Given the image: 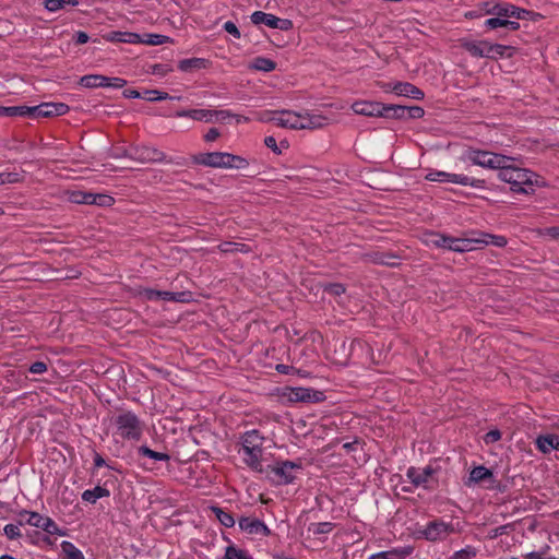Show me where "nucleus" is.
<instances>
[{"instance_id":"3c124183","label":"nucleus","mask_w":559,"mask_h":559,"mask_svg":"<svg viewBox=\"0 0 559 559\" xmlns=\"http://www.w3.org/2000/svg\"><path fill=\"white\" fill-rule=\"evenodd\" d=\"M414 548L412 546H406L397 549L391 550L394 554L395 559H404L413 552Z\"/></svg>"},{"instance_id":"13d9d810","label":"nucleus","mask_w":559,"mask_h":559,"mask_svg":"<svg viewBox=\"0 0 559 559\" xmlns=\"http://www.w3.org/2000/svg\"><path fill=\"white\" fill-rule=\"evenodd\" d=\"M55 111V116H62L69 111V106L64 103H53V106H50Z\"/></svg>"},{"instance_id":"a211bd4d","label":"nucleus","mask_w":559,"mask_h":559,"mask_svg":"<svg viewBox=\"0 0 559 559\" xmlns=\"http://www.w3.org/2000/svg\"><path fill=\"white\" fill-rule=\"evenodd\" d=\"M486 41H473V40H461V47H463L465 50H467L473 57L478 58H485L486 55H488V51H486Z\"/></svg>"},{"instance_id":"b1692460","label":"nucleus","mask_w":559,"mask_h":559,"mask_svg":"<svg viewBox=\"0 0 559 559\" xmlns=\"http://www.w3.org/2000/svg\"><path fill=\"white\" fill-rule=\"evenodd\" d=\"M407 106L402 105H384V109L381 112V117L404 119L406 118Z\"/></svg>"},{"instance_id":"ddd939ff","label":"nucleus","mask_w":559,"mask_h":559,"mask_svg":"<svg viewBox=\"0 0 559 559\" xmlns=\"http://www.w3.org/2000/svg\"><path fill=\"white\" fill-rule=\"evenodd\" d=\"M392 92L399 96H406L413 99H423L424 92L408 82H396L393 84Z\"/></svg>"},{"instance_id":"1a4fd4ad","label":"nucleus","mask_w":559,"mask_h":559,"mask_svg":"<svg viewBox=\"0 0 559 559\" xmlns=\"http://www.w3.org/2000/svg\"><path fill=\"white\" fill-rule=\"evenodd\" d=\"M21 516H27L25 522L32 526L43 528L49 534H60L57 524L48 516H43L36 512H25Z\"/></svg>"},{"instance_id":"de8ad7c7","label":"nucleus","mask_w":559,"mask_h":559,"mask_svg":"<svg viewBox=\"0 0 559 559\" xmlns=\"http://www.w3.org/2000/svg\"><path fill=\"white\" fill-rule=\"evenodd\" d=\"M171 70L173 69L169 66H167V64L156 63V64H152L150 67L148 72L152 73V74H155V75L164 76L168 72H170Z\"/></svg>"},{"instance_id":"338daca9","label":"nucleus","mask_w":559,"mask_h":559,"mask_svg":"<svg viewBox=\"0 0 559 559\" xmlns=\"http://www.w3.org/2000/svg\"><path fill=\"white\" fill-rule=\"evenodd\" d=\"M45 8L49 11H57L62 8L60 0H44Z\"/></svg>"},{"instance_id":"4d7b16f0","label":"nucleus","mask_w":559,"mask_h":559,"mask_svg":"<svg viewBox=\"0 0 559 559\" xmlns=\"http://www.w3.org/2000/svg\"><path fill=\"white\" fill-rule=\"evenodd\" d=\"M500 438H501V432L498 429H495V430L488 431L485 435L484 440L486 443H493V442L500 440Z\"/></svg>"},{"instance_id":"09e8293b","label":"nucleus","mask_w":559,"mask_h":559,"mask_svg":"<svg viewBox=\"0 0 559 559\" xmlns=\"http://www.w3.org/2000/svg\"><path fill=\"white\" fill-rule=\"evenodd\" d=\"M332 530L331 523H316L309 527V531H312L313 534H325Z\"/></svg>"},{"instance_id":"8fccbe9b","label":"nucleus","mask_w":559,"mask_h":559,"mask_svg":"<svg viewBox=\"0 0 559 559\" xmlns=\"http://www.w3.org/2000/svg\"><path fill=\"white\" fill-rule=\"evenodd\" d=\"M4 534L9 539H15L21 536V531L17 525L7 524L4 526Z\"/></svg>"},{"instance_id":"0eeeda50","label":"nucleus","mask_w":559,"mask_h":559,"mask_svg":"<svg viewBox=\"0 0 559 559\" xmlns=\"http://www.w3.org/2000/svg\"><path fill=\"white\" fill-rule=\"evenodd\" d=\"M126 155L141 163L166 162V155L164 152L150 146H136L132 148V152L130 154L126 152Z\"/></svg>"},{"instance_id":"a878e982","label":"nucleus","mask_w":559,"mask_h":559,"mask_svg":"<svg viewBox=\"0 0 559 559\" xmlns=\"http://www.w3.org/2000/svg\"><path fill=\"white\" fill-rule=\"evenodd\" d=\"M251 21L253 24L258 25L263 23L269 27L274 28V25L277 23V16L262 11H255L251 15Z\"/></svg>"},{"instance_id":"69168bd1","label":"nucleus","mask_w":559,"mask_h":559,"mask_svg":"<svg viewBox=\"0 0 559 559\" xmlns=\"http://www.w3.org/2000/svg\"><path fill=\"white\" fill-rule=\"evenodd\" d=\"M502 24H503V19L497 16V17H491V19H488L486 22H485V25L489 28H498V27H502Z\"/></svg>"},{"instance_id":"0e129e2a","label":"nucleus","mask_w":559,"mask_h":559,"mask_svg":"<svg viewBox=\"0 0 559 559\" xmlns=\"http://www.w3.org/2000/svg\"><path fill=\"white\" fill-rule=\"evenodd\" d=\"M475 555L471 549L456 551L451 559H471Z\"/></svg>"},{"instance_id":"39448f33","label":"nucleus","mask_w":559,"mask_h":559,"mask_svg":"<svg viewBox=\"0 0 559 559\" xmlns=\"http://www.w3.org/2000/svg\"><path fill=\"white\" fill-rule=\"evenodd\" d=\"M454 533H456L454 525L442 520H433L418 531V534L429 542L443 540Z\"/></svg>"},{"instance_id":"052dcab7","label":"nucleus","mask_w":559,"mask_h":559,"mask_svg":"<svg viewBox=\"0 0 559 559\" xmlns=\"http://www.w3.org/2000/svg\"><path fill=\"white\" fill-rule=\"evenodd\" d=\"M224 29L236 38H240V32L235 23L228 21L224 24Z\"/></svg>"},{"instance_id":"680f3d73","label":"nucleus","mask_w":559,"mask_h":559,"mask_svg":"<svg viewBox=\"0 0 559 559\" xmlns=\"http://www.w3.org/2000/svg\"><path fill=\"white\" fill-rule=\"evenodd\" d=\"M264 144H265L269 148H271L275 154H281V153H282L281 148L278 147V145H277V143H276L275 138H273V136H266V138L264 139Z\"/></svg>"},{"instance_id":"37998d69","label":"nucleus","mask_w":559,"mask_h":559,"mask_svg":"<svg viewBox=\"0 0 559 559\" xmlns=\"http://www.w3.org/2000/svg\"><path fill=\"white\" fill-rule=\"evenodd\" d=\"M169 40V37L159 35V34H147L145 35V39H142L140 37V43H144L147 45H162L164 43H167Z\"/></svg>"},{"instance_id":"cd10ccee","label":"nucleus","mask_w":559,"mask_h":559,"mask_svg":"<svg viewBox=\"0 0 559 559\" xmlns=\"http://www.w3.org/2000/svg\"><path fill=\"white\" fill-rule=\"evenodd\" d=\"M108 39L119 43H140V35L129 32H111L108 35Z\"/></svg>"},{"instance_id":"4468645a","label":"nucleus","mask_w":559,"mask_h":559,"mask_svg":"<svg viewBox=\"0 0 559 559\" xmlns=\"http://www.w3.org/2000/svg\"><path fill=\"white\" fill-rule=\"evenodd\" d=\"M274 114H280L281 117L276 119V124L282 128H288L293 130H298V122L300 118V114L292 111V110H280Z\"/></svg>"},{"instance_id":"603ef678","label":"nucleus","mask_w":559,"mask_h":559,"mask_svg":"<svg viewBox=\"0 0 559 559\" xmlns=\"http://www.w3.org/2000/svg\"><path fill=\"white\" fill-rule=\"evenodd\" d=\"M425 110L419 106H407L406 117L408 118H421Z\"/></svg>"},{"instance_id":"e433bc0d","label":"nucleus","mask_w":559,"mask_h":559,"mask_svg":"<svg viewBox=\"0 0 559 559\" xmlns=\"http://www.w3.org/2000/svg\"><path fill=\"white\" fill-rule=\"evenodd\" d=\"M262 439L257 430L247 431L242 436V442L252 447H259V449H262Z\"/></svg>"},{"instance_id":"a19ab883","label":"nucleus","mask_w":559,"mask_h":559,"mask_svg":"<svg viewBox=\"0 0 559 559\" xmlns=\"http://www.w3.org/2000/svg\"><path fill=\"white\" fill-rule=\"evenodd\" d=\"M224 559H252L245 550L238 549L235 546L226 548Z\"/></svg>"},{"instance_id":"a18cd8bd","label":"nucleus","mask_w":559,"mask_h":559,"mask_svg":"<svg viewBox=\"0 0 559 559\" xmlns=\"http://www.w3.org/2000/svg\"><path fill=\"white\" fill-rule=\"evenodd\" d=\"M143 98L154 102V100H163L169 98L167 93L159 92L156 90H145L143 92Z\"/></svg>"},{"instance_id":"58836bf2","label":"nucleus","mask_w":559,"mask_h":559,"mask_svg":"<svg viewBox=\"0 0 559 559\" xmlns=\"http://www.w3.org/2000/svg\"><path fill=\"white\" fill-rule=\"evenodd\" d=\"M227 163H228V168H235V169H243L249 166V162L246 158L238 156V155L230 154V153H228Z\"/></svg>"},{"instance_id":"c85d7f7f","label":"nucleus","mask_w":559,"mask_h":559,"mask_svg":"<svg viewBox=\"0 0 559 559\" xmlns=\"http://www.w3.org/2000/svg\"><path fill=\"white\" fill-rule=\"evenodd\" d=\"M514 7L512 4H501L497 3L492 8L487 9V13L495 14L499 17H513L514 15Z\"/></svg>"},{"instance_id":"aec40b11","label":"nucleus","mask_w":559,"mask_h":559,"mask_svg":"<svg viewBox=\"0 0 559 559\" xmlns=\"http://www.w3.org/2000/svg\"><path fill=\"white\" fill-rule=\"evenodd\" d=\"M80 84L87 88L107 86L109 85V78L100 74H88L81 78Z\"/></svg>"},{"instance_id":"c9c22d12","label":"nucleus","mask_w":559,"mask_h":559,"mask_svg":"<svg viewBox=\"0 0 559 559\" xmlns=\"http://www.w3.org/2000/svg\"><path fill=\"white\" fill-rule=\"evenodd\" d=\"M213 512L216 514L217 520L221 522L222 525L226 527H231L235 524V520L233 515L228 512H225L218 507L212 508Z\"/></svg>"},{"instance_id":"72a5a7b5","label":"nucleus","mask_w":559,"mask_h":559,"mask_svg":"<svg viewBox=\"0 0 559 559\" xmlns=\"http://www.w3.org/2000/svg\"><path fill=\"white\" fill-rule=\"evenodd\" d=\"M28 106H12L4 107L0 106V116L5 117H16V116H27Z\"/></svg>"},{"instance_id":"423d86ee","label":"nucleus","mask_w":559,"mask_h":559,"mask_svg":"<svg viewBox=\"0 0 559 559\" xmlns=\"http://www.w3.org/2000/svg\"><path fill=\"white\" fill-rule=\"evenodd\" d=\"M425 178L430 181H449L453 183H460L463 186L472 187H480L484 183L483 180L473 179L464 175L450 174L445 171H429Z\"/></svg>"},{"instance_id":"f3484780","label":"nucleus","mask_w":559,"mask_h":559,"mask_svg":"<svg viewBox=\"0 0 559 559\" xmlns=\"http://www.w3.org/2000/svg\"><path fill=\"white\" fill-rule=\"evenodd\" d=\"M369 260L376 264H382L388 265L391 267L399 266L400 263L397 262L399 257L391 252H372L370 254H367Z\"/></svg>"},{"instance_id":"2f4dec72","label":"nucleus","mask_w":559,"mask_h":559,"mask_svg":"<svg viewBox=\"0 0 559 559\" xmlns=\"http://www.w3.org/2000/svg\"><path fill=\"white\" fill-rule=\"evenodd\" d=\"M295 400L301 401V402H310V401H319L322 393L320 392H312L309 389H302L299 388L293 392Z\"/></svg>"},{"instance_id":"7ed1b4c3","label":"nucleus","mask_w":559,"mask_h":559,"mask_svg":"<svg viewBox=\"0 0 559 559\" xmlns=\"http://www.w3.org/2000/svg\"><path fill=\"white\" fill-rule=\"evenodd\" d=\"M465 158L477 166L499 170L503 165L513 160L511 157L504 155L472 148L465 152Z\"/></svg>"},{"instance_id":"774afa93","label":"nucleus","mask_w":559,"mask_h":559,"mask_svg":"<svg viewBox=\"0 0 559 559\" xmlns=\"http://www.w3.org/2000/svg\"><path fill=\"white\" fill-rule=\"evenodd\" d=\"M219 136V131L216 128H211L204 135L206 142L215 141Z\"/></svg>"},{"instance_id":"4be33fe9","label":"nucleus","mask_w":559,"mask_h":559,"mask_svg":"<svg viewBox=\"0 0 559 559\" xmlns=\"http://www.w3.org/2000/svg\"><path fill=\"white\" fill-rule=\"evenodd\" d=\"M49 106H53V103H43L38 106L28 107L27 116L44 118L55 117V110Z\"/></svg>"},{"instance_id":"dca6fc26","label":"nucleus","mask_w":559,"mask_h":559,"mask_svg":"<svg viewBox=\"0 0 559 559\" xmlns=\"http://www.w3.org/2000/svg\"><path fill=\"white\" fill-rule=\"evenodd\" d=\"M176 117H189L197 121H205V122H212L214 117L213 110L207 109H189V110H178L175 114Z\"/></svg>"},{"instance_id":"5fc2aeb1","label":"nucleus","mask_w":559,"mask_h":559,"mask_svg":"<svg viewBox=\"0 0 559 559\" xmlns=\"http://www.w3.org/2000/svg\"><path fill=\"white\" fill-rule=\"evenodd\" d=\"M68 200L71 203L84 204V195L82 191H71L68 193Z\"/></svg>"},{"instance_id":"2eb2a0df","label":"nucleus","mask_w":559,"mask_h":559,"mask_svg":"<svg viewBox=\"0 0 559 559\" xmlns=\"http://www.w3.org/2000/svg\"><path fill=\"white\" fill-rule=\"evenodd\" d=\"M433 472V468L430 466H426L423 469L411 467L407 471V476L414 485L419 486L427 484L428 479L431 477Z\"/></svg>"},{"instance_id":"6e6552de","label":"nucleus","mask_w":559,"mask_h":559,"mask_svg":"<svg viewBox=\"0 0 559 559\" xmlns=\"http://www.w3.org/2000/svg\"><path fill=\"white\" fill-rule=\"evenodd\" d=\"M194 162L200 165H204L213 168H228V153L223 152H212V153H202L195 155Z\"/></svg>"},{"instance_id":"f03ea898","label":"nucleus","mask_w":559,"mask_h":559,"mask_svg":"<svg viewBox=\"0 0 559 559\" xmlns=\"http://www.w3.org/2000/svg\"><path fill=\"white\" fill-rule=\"evenodd\" d=\"M116 435L122 439L139 441L143 435L144 423L132 412L121 411L111 418Z\"/></svg>"},{"instance_id":"f704fd0d","label":"nucleus","mask_w":559,"mask_h":559,"mask_svg":"<svg viewBox=\"0 0 559 559\" xmlns=\"http://www.w3.org/2000/svg\"><path fill=\"white\" fill-rule=\"evenodd\" d=\"M61 549L67 556L66 559H84L83 554L70 542H62Z\"/></svg>"},{"instance_id":"e2e57ef3","label":"nucleus","mask_w":559,"mask_h":559,"mask_svg":"<svg viewBox=\"0 0 559 559\" xmlns=\"http://www.w3.org/2000/svg\"><path fill=\"white\" fill-rule=\"evenodd\" d=\"M47 370V365L43 361H36L29 367L32 373L40 374Z\"/></svg>"},{"instance_id":"ea45409f","label":"nucleus","mask_w":559,"mask_h":559,"mask_svg":"<svg viewBox=\"0 0 559 559\" xmlns=\"http://www.w3.org/2000/svg\"><path fill=\"white\" fill-rule=\"evenodd\" d=\"M471 240L468 239H460V238H452L450 240L449 249L457 252H464L469 250Z\"/></svg>"},{"instance_id":"f257e3e1","label":"nucleus","mask_w":559,"mask_h":559,"mask_svg":"<svg viewBox=\"0 0 559 559\" xmlns=\"http://www.w3.org/2000/svg\"><path fill=\"white\" fill-rule=\"evenodd\" d=\"M499 178L511 185V190L521 193H531L533 185L538 183V176L527 169L514 167L511 162L503 165L498 174Z\"/></svg>"},{"instance_id":"20e7f679","label":"nucleus","mask_w":559,"mask_h":559,"mask_svg":"<svg viewBox=\"0 0 559 559\" xmlns=\"http://www.w3.org/2000/svg\"><path fill=\"white\" fill-rule=\"evenodd\" d=\"M300 469V465L290 461L278 462L274 465H267L264 471L266 477L276 485L289 484L295 479V472Z\"/></svg>"},{"instance_id":"f8f14e48","label":"nucleus","mask_w":559,"mask_h":559,"mask_svg":"<svg viewBox=\"0 0 559 559\" xmlns=\"http://www.w3.org/2000/svg\"><path fill=\"white\" fill-rule=\"evenodd\" d=\"M354 112L362 116L381 117L384 105L372 102H356L352 106Z\"/></svg>"},{"instance_id":"bf43d9fd","label":"nucleus","mask_w":559,"mask_h":559,"mask_svg":"<svg viewBox=\"0 0 559 559\" xmlns=\"http://www.w3.org/2000/svg\"><path fill=\"white\" fill-rule=\"evenodd\" d=\"M274 28H278L281 31H289L293 28V22L287 19L277 17V23L274 25Z\"/></svg>"},{"instance_id":"bb28decb","label":"nucleus","mask_w":559,"mask_h":559,"mask_svg":"<svg viewBox=\"0 0 559 559\" xmlns=\"http://www.w3.org/2000/svg\"><path fill=\"white\" fill-rule=\"evenodd\" d=\"M159 299L177 302H189L192 299V295L190 292L170 293L160 290Z\"/></svg>"},{"instance_id":"49530a36","label":"nucleus","mask_w":559,"mask_h":559,"mask_svg":"<svg viewBox=\"0 0 559 559\" xmlns=\"http://www.w3.org/2000/svg\"><path fill=\"white\" fill-rule=\"evenodd\" d=\"M324 292L329 293L332 296H341L346 292V289L343 284L333 283L325 285Z\"/></svg>"},{"instance_id":"412c9836","label":"nucleus","mask_w":559,"mask_h":559,"mask_svg":"<svg viewBox=\"0 0 559 559\" xmlns=\"http://www.w3.org/2000/svg\"><path fill=\"white\" fill-rule=\"evenodd\" d=\"M486 51H488V55H486L485 58H491V59H496L498 56L499 57H510L511 56V51L513 50V48L511 46H504V45H500V44H490L488 41H486Z\"/></svg>"},{"instance_id":"c756f323","label":"nucleus","mask_w":559,"mask_h":559,"mask_svg":"<svg viewBox=\"0 0 559 559\" xmlns=\"http://www.w3.org/2000/svg\"><path fill=\"white\" fill-rule=\"evenodd\" d=\"M250 68L258 71L271 72L276 68V63L271 59L258 57L252 61Z\"/></svg>"},{"instance_id":"6e6d98bb","label":"nucleus","mask_w":559,"mask_h":559,"mask_svg":"<svg viewBox=\"0 0 559 559\" xmlns=\"http://www.w3.org/2000/svg\"><path fill=\"white\" fill-rule=\"evenodd\" d=\"M139 294L148 300H154V299H159L160 290L144 288V289L140 290Z\"/></svg>"},{"instance_id":"7c9ffc66","label":"nucleus","mask_w":559,"mask_h":559,"mask_svg":"<svg viewBox=\"0 0 559 559\" xmlns=\"http://www.w3.org/2000/svg\"><path fill=\"white\" fill-rule=\"evenodd\" d=\"M109 496V490H107L106 488L104 487H100V486H96L94 489L92 490H85L83 492V496L82 498L85 500V501H88L91 503H95L97 499L99 498H104V497H108Z\"/></svg>"},{"instance_id":"c03bdc74","label":"nucleus","mask_w":559,"mask_h":559,"mask_svg":"<svg viewBox=\"0 0 559 559\" xmlns=\"http://www.w3.org/2000/svg\"><path fill=\"white\" fill-rule=\"evenodd\" d=\"M451 237H445L439 234H431L429 238V242L433 243L437 247L449 249Z\"/></svg>"},{"instance_id":"5701e85b","label":"nucleus","mask_w":559,"mask_h":559,"mask_svg":"<svg viewBox=\"0 0 559 559\" xmlns=\"http://www.w3.org/2000/svg\"><path fill=\"white\" fill-rule=\"evenodd\" d=\"M207 64H209V61L206 59L191 58V59L180 60L178 63V68L183 72H189L193 69L206 68Z\"/></svg>"},{"instance_id":"393cba45","label":"nucleus","mask_w":559,"mask_h":559,"mask_svg":"<svg viewBox=\"0 0 559 559\" xmlns=\"http://www.w3.org/2000/svg\"><path fill=\"white\" fill-rule=\"evenodd\" d=\"M219 250L224 253H234V252H242L248 253L251 251V247L246 243L235 242V241H225L218 246Z\"/></svg>"},{"instance_id":"9d476101","label":"nucleus","mask_w":559,"mask_h":559,"mask_svg":"<svg viewBox=\"0 0 559 559\" xmlns=\"http://www.w3.org/2000/svg\"><path fill=\"white\" fill-rule=\"evenodd\" d=\"M239 527L250 535L269 536L271 534L269 527L262 521L255 518H240Z\"/></svg>"},{"instance_id":"473e14b6","label":"nucleus","mask_w":559,"mask_h":559,"mask_svg":"<svg viewBox=\"0 0 559 559\" xmlns=\"http://www.w3.org/2000/svg\"><path fill=\"white\" fill-rule=\"evenodd\" d=\"M492 478V473L485 466L474 467L469 474V479L474 483H480Z\"/></svg>"},{"instance_id":"864d4df0","label":"nucleus","mask_w":559,"mask_h":559,"mask_svg":"<svg viewBox=\"0 0 559 559\" xmlns=\"http://www.w3.org/2000/svg\"><path fill=\"white\" fill-rule=\"evenodd\" d=\"M114 203V198L107 194H96L95 204L100 206H110Z\"/></svg>"},{"instance_id":"6ab92c4d","label":"nucleus","mask_w":559,"mask_h":559,"mask_svg":"<svg viewBox=\"0 0 559 559\" xmlns=\"http://www.w3.org/2000/svg\"><path fill=\"white\" fill-rule=\"evenodd\" d=\"M536 443L543 453H547L552 449L559 450V437L556 435L540 436L537 438Z\"/></svg>"},{"instance_id":"79ce46f5","label":"nucleus","mask_w":559,"mask_h":559,"mask_svg":"<svg viewBox=\"0 0 559 559\" xmlns=\"http://www.w3.org/2000/svg\"><path fill=\"white\" fill-rule=\"evenodd\" d=\"M262 455V450L251 452L245 457V462L252 468L259 469L260 472H263L260 463V457Z\"/></svg>"},{"instance_id":"9b49d317","label":"nucleus","mask_w":559,"mask_h":559,"mask_svg":"<svg viewBox=\"0 0 559 559\" xmlns=\"http://www.w3.org/2000/svg\"><path fill=\"white\" fill-rule=\"evenodd\" d=\"M298 130H316L328 124V118L309 111L299 112Z\"/></svg>"},{"instance_id":"4c0bfd02","label":"nucleus","mask_w":559,"mask_h":559,"mask_svg":"<svg viewBox=\"0 0 559 559\" xmlns=\"http://www.w3.org/2000/svg\"><path fill=\"white\" fill-rule=\"evenodd\" d=\"M139 453L144 455V456H148L155 461H168L169 460V455L166 454V453H163V452H156V451H153L151 450L150 448L145 447V445H142L139 448Z\"/></svg>"}]
</instances>
